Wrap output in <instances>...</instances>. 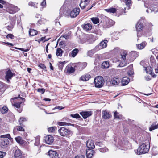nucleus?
Returning a JSON list of instances; mask_svg holds the SVG:
<instances>
[{
    "label": "nucleus",
    "instance_id": "bf43d9fd",
    "mask_svg": "<svg viewBox=\"0 0 158 158\" xmlns=\"http://www.w3.org/2000/svg\"><path fill=\"white\" fill-rule=\"evenodd\" d=\"M26 120V119L25 118L23 117H21L19 121V123L20 125H21L22 123Z\"/></svg>",
    "mask_w": 158,
    "mask_h": 158
},
{
    "label": "nucleus",
    "instance_id": "c03bdc74",
    "mask_svg": "<svg viewBox=\"0 0 158 158\" xmlns=\"http://www.w3.org/2000/svg\"><path fill=\"white\" fill-rule=\"evenodd\" d=\"M107 12L112 13H114L116 12V10L115 8H111L109 9H105Z\"/></svg>",
    "mask_w": 158,
    "mask_h": 158
},
{
    "label": "nucleus",
    "instance_id": "c756f323",
    "mask_svg": "<svg viewBox=\"0 0 158 158\" xmlns=\"http://www.w3.org/2000/svg\"><path fill=\"white\" fill-rule=\"evenodd\" d=\"M156 122L154 123L151 125L149 128L150 131H151L153 130L158 128V123L156 125Z\"/></svg>",
    "mask_w": 158,
    "mask_h": 158
},
{
    "label": "nucleus",
    "instance_id": "f8f14e48",
    "mask_svg": "<svg viewBox=\"0 0 158 158\" xmlns=\"http://www.w3.org/2000/svg\"><path fill=\"white\" fill-rule=\"evenodd\" d=\"M80 114L82 116L84 119H85L91 115L92 112L91 111H82L81 112Z\"/></svg>",
    "mask_w": 158,
    "mask_h": 158
},
{
    "label": "nucleus",
    "instance_id": "c85d7f7f",
    "mask_svg": "<svg viewBox=\"0 0 158 158\" xmlns=\"http://www.w3.org/2000/svg\"><path fill=\"white\" fill-rule=\"evenodd\" d=\"M83 29L85 31H87L91 30L92 26L89 23L85 24L83 25Z\"/></svg>",
    "mask_w": 158,
    "mask_h": 158
},
{
    "label": "nucleus",
    "instance_id": "de8ad7c7",
    "mask_svg": "<svg viewBox=\"0 0 158 158\" xmlns=\"http://www.w3.org/2000/svg\"><path fill=\"white\" fill-rule=\"evenodd\" d=\"M145 70H146L147 73L151 74V73H152V69L151 67L148 66L145 68Z\"/></svg>",
    "mask_w": 158,
    "mask_h": 158
},
{
    "label": "nucleus",
    "instance_id": "b1692460",
    "mask_svg": "<svg viewBox=\"0 0 158 158\" xmlns=\"http://www.w3.org/2000/svg\"><path fill=\"white\" fill-rule=\"evenodd\" d=\"M91 78V76L89 74H86L82 76L80 80L81 81H85L88 80Z\"/></svg>",
    "mask_w": 158,
    "mask_h": 158
},
{
    "label": "nucleus",
    "instance_id": "4d7b16f0",
    "mask_svg": "<svg viewBox=\"0 0 158 158\" xmlns=\"http://www.w3.org/2000/svg\"><path fill=\"white\" fill-rule=\"evenodd\" d=\"M99 151L102 153L106 152L108 151V149L106 147L100 148L99 149Z\"/></svg>",
    "mask_w": 158,
    "mask_h": 158
},
{
    "label": "nucleus",
    "instance_id": "f704fd0d",
    "mask_svg": "<svg viewBox=\"0 0 158 158\" xmlns=\"http://www.w3.org/2000/svg\"><path fill=\"white\" fill-rule=\"evenodd\" d=\"M108 42L107 40H102L100 43V45L102 47V48H104L106 47L107 46V43Z\"/></svg>",
    "mask_w": 158,
    "mask_h": 158
},
{
    "label": "nucleus",
    "instance_id": "8fccbe9b",
    "mask_svg": "<svg viewBox=\"0 0 158 158\" xmlns=\"http://www.w3.org/2000/svg\"><path fill=\"white\" fill-rule=\"evenodd\" d=\"M80 41H85L84 44L85 45H88L89 44H92L94 42V40H80Z\"/></svg>",
    "mask_w": 158,
    "mask_h": 158
},
{
    "label": "nucleus",
    "instance_id": "49530a36",
    "mask_svg": "<svg viewBox=\"0 0 158 158\" xmlns=\"http://www.w3.org/2000/svg\"><path fill=\"white\" fill-rule=\"evenodd\" d=\"M95 52L96 51L94 49L91 50L89 51L88 52L87 55L88 56L91 57Z\"/></svg>",
    "mask_w": 158,
    "mask_h": 158
},
{
    "label": "nucleus",
    "instance_id": "6ab92c4d",
    "mask_svg": "<svg viewBox=\"0 0 158 158\" xmlns=\"http://www.w3.org/2000/svg\"><path fill=\"white\" fill-rule=\"evenodd\" d=\"M86 146L88 149H92L95 148V145L93 141L90 140H89L87 141Z\"/></svg>",
    "mask_w": 158,
    "mask_h": 158
},
{
    "label": "nucleus",
    "instance_id": "bb28decb",
    "mask_svg": "<svg viewBox=\"0 0 158 158\" xmlns=\"http://www.w3.org/2000/svg\"><path fill=\"white\" fill-rule=\"evenodd\" d=\"M24 131V129L21 126H17L15 127L13 129V133L15 134L16 132L17 131Z\"/></svg>",
    "mask_w": 158,
    "mask_h": 158
},
{
    "label": "nucleus",
    "instance_id": "7ed1b4c3",
    "mask_svg": "<svg viewBox=\"0 0 158 158\" xmlns=\"http://www.w3.org/2000/svg\"><path fill=\"white\" fill-rule=\"evenodd\" d=\"M94 82L95 86L98 88L101 87L103 86L104 82L103 77L100 76L95 78Z\"/></svg>",
    "mask_w": 158,
    "mask_h": 158
},
{
    "label": "nucleus",
    "instance_id": "f3484780",
    "mask_svg": "<svg viewBox=\"0 0 158 158\" xmlns=\"http://www.w3.org/2000/svg\"><path fill=\"white\" fill-rule=\"evenodd\" d=\"M146 12L148 13L150 12L151 13L152 12H154L155 13L158 12V6L153 5L150 7L148 9H147L146 10Z\"/></svg>",
    "mask_w": 158,
    "mask_h": 158
},
{
    "label": "nucleus",
    "instance_id": "a878e982",
    "mask_svg": "<svg viewBox=\"0 0 158 158\" xmlns=\"http://www.w3.org/2000/svg\"><path fill=\"white\" fill-rule=\"evenodd\" d=\"M129 82V78L127 77H124L123 78L122 81V85L123 86H124L127 85Z\"/></svg>",
    "mask_w": 158,
    "mask_h": 158
},
{
    "label": "nucleus",
    "instance_id": "774afa93",
    "mask_svg": "<svg viewBox=\"0 0 158 158\" xmlns=\"http://www.w3.org/2000/svg\"><path fill=\"white\" fill-rule=\"evenodd\" d=\"M75 158H85V156L83 155H77L76 156Z\"/></svg>",
    "mask_w": 158,
    "mask_h": 158
},
{
    "label": "nucleus",
    "instance_id": "09e8293b",
    "mask_svg": "<svg viewBox=\"0 0 158 158\" xmlns=\"http://www.w3.org/2000/svg\"><path fill=\"white\" fill-rule=\"evenodd\" d=\"M40 136H37L35 138V142L34 145L35 146H38L40 143Z\"/></svg>",
    "mask_w": 158,
    "mask_h": 158
},
{
    "label": "nucleus",
    "instance_id": "c9c22d12",
    "mask_svg": "<svg viewBox=\"0 0 158 158\" xmlns=\"http://www.w3.org/2000/svg\"><path fill=\"white\" fill-rule=\"evenodd\" d=\"M129 63V62H128L127 60H123V61H121L120 62L118 66L119 67H123L126 66Z\"/></svg>",
    "mask_w": 158,
    "mask_h": 158
},
{
    "label": "nucleus",
    "instance_id": "5fc2aeb1",
    "mask_svg": "<svg viewBox=\"0 0 158 158\" xmlns=\"http://www.w3.org/2000/svg\"><path fill=\"white\" fill-rule=\"evenodd\" d=\"M1 138L3 137V138H7L8 139H12V138H11L10 134H8L5 135H2L1 136Z\"/></svg>",
    "mask_w": 158,
    "mask_h": 158
},
{
    "label": "nucleus",
    "instance_id": "393cba45",
    "mask_svg": "<svg viewBox=\"0 0 158 158\" xmlns=\"http://www.w3.org/2000/svg\"><path fill=\"white\" fill-rule=\"evenodd\" d=\"M70 32H68L63 35H61L58 40H62L63 39H65V40L69 39L70 38Z\"/></svg>",
    "mask_w": 158,
    "mask_h": 158
},
{
    "label": "nucleus",
    "instance_id": "338daca9",
    "mask_svg": "<svg viewBox=\"0 0 158 158\" xmlns=\"http://www.w3.org/2000/svg\"><path fill=\"white\" fill-rule=\"evenodd\" d=\"M95 144L96 145H98L100 147H102L103 145L102 142H96Z\"/></svg>",
    "mask_w": 158,
    "mask_h": 158
},
{
    "label": "nucleus",
    "instance_id": "0eeeda50",
    "mask_svg": "<svg viewBox=\"0 0 158 158\" xmlns=\"http://www.w3.org/2000/svg\"><path fill=\"white\" fill-rule=\"evenodd\" d=\"M18 8L13 5H10L7 9L6 11L7 12L11 14L15 13L18 11Z\"/></svg>",
    "mask_w": 158,
    "mask_h": 158
},
{
    "label": "nucleus",
    "instance_id": "72a5a7b5",
    "mask_svg": "<svg viewBox=\"0 0 158 158\" xmlns=\"http://www.w3.org/2000/svg\"><path fill=\"white\" fill-rule=\"evenodd\" d=\"M29 35L31 36H33L37 33V31L35 30L30 29L29 31Z\"/></svg>",
    "mask_w": 158,
    "mask_h": 158
},
{
    "label": "nucleus",
    "instance_id": "20e7f679",
    "mask_svg": "<svg viewBox=\"0 0 158 158\" xmlns=\"http://www.w3.org/2000/svg\"><path fill=\"white\" fill-rule=\"evenodd\" d=\"M114 22L109 19L107 17H105L103 21V26L105 28H109L114 25Z\"/></svg>",
    "mask_w": 158,
    "mask_h": 158
},
{
    "label": "nucleus",
    "instance_id": "69168bd1",
    "mask_svg": "<svg viewBox=\"0 0 158 158\" xmlns=\"http://www.w3.org/2000/svg\"><path fill=\"white\" fill-rule=\"evenodd\" d=\"M41 5L43 7V8L46 5V0H43L41 4Z\"/></svg>",
    "mask_w": 158,
    "mask_h": 158
},
{
    "label": "nucleus",
    "instance_id": "1a4fd4ad",
    "mask_svg": "<svg viewBox=\"0 0 158 158\" xmlns=\"http://www.w3.org/2000/svg\"><path fill=\"white\" fill-rule=\"evenodd\" d=\"M53 137L51 135H48L45 137V141L46 144H51L53 142Z\"/></svg>",
    "mask_w": 158,
    "mask_h": 158
},
{
    "label": "nucleus",
    "instance_id": "052dcab7",
    "mask_svg": "<svg viewBox=\"0 0 158 158\" xmlns=\"http://www.w3.org/2000/svg\"><path fill=\"white\" fill-rule=\"evenodd\" d=\"M6 38L7 39H14V36L11 34H9L8 35H7L6 36Z\"/></svg>",
    "mask_w": 158,
    "mask_h": 158
},
{
    "label": "nucleus",
    "instance_id": "423d86ee",
    "mask_svg": "<svg viewBox=\"0 0 158 158\" xmlns=\"http://www.w3.org/2000/svg\"><path fill=\"white\" fill-rule=\"evenodd\" d=\"M5 74V79L6 80V82L8 83L10 82V80L15 75V73H12L10 69L6 71Z\"/></svg>",
    "mask_w": 158,
    "mask_h": 158
},
{
    "label": "nucleus",
    "instance_id": "f257e3e1",
    "mask_svg": "<svg viewBox=\"0 0 158 158\" xmlns=\"http://www.w3.org/2000/svg\"><path fill=\"white\" fill-rule=\"evenodd\" d=\"M149 144V142L147 140L144 143H143L137 149V154L139 155L148 152L150 148Z\"/></svg>",
    "mask_w": 158,
    "mask_h": 158
},
{
    "label": "nucleus",
    "instance_id": "4be33fe9",
    "mask_svg": "<svg viewBox=\"0 0 158 158\" xmlns=\"http://www.w3.org/2000/svg\"><path fill=\"white\" fill-rule=\"evenodd\" d=\"M120 83L119 79L116 78H114L112 79L110 83L114 85H118Z\"/></svg>",
    "mask_w": 158,
    "mask_h": 158
},
{
    "label": "nucleus",
    "instance_id": "603ef678",
    "mask_svg": "<svg viewBox=\"0 0 158 158\" xmlns=\"http://www.w3.org/2000/svg\"><path fill=\"white\" fill-rule=\"evenodd\" d=\"M60 47L62 48H63L66 46V43L64 40H62L60 42L59 44Z\"/></svg>",
    "mask_w": 158,
    "mask_h": 158
},
{
    "label": "nucleus",
    "instance_id": "ea45409f",
    "mask_svg": "<svg viewBox=\"0 0 158 158\" xmlns=\"http://www.w3.org/2000/svg\"><path fill=\"white\" fill-rule=\"evenodd\" d=\"M57 128L56 127H52L48 128V131L49 133H54L56 129Z\"/></svg>",
    "mask_w": 158,
    "mask_h": 158
},
{
    "label": "nucleus",
    "instance_id": "79ce46f5",
    "mask_svg": "<svg viewBox=\"0 0 158 158\" xmlns=\"http://www.w3.org/2000/svg\"><path fill=\"white\" fill-rule=\"evenodd\" d=\"M7 111L8 108L5 106L0 108V111L3 114L6 113Z\"/></svg>",
    "mask_w": 158,
    "mask_h": 158
},
{
    "label": "nucleus",
    "instance_id": "e2e57ef3",
    "mask_svg": "<svg viewBox=\"0 0 158 158\" xmlns=\"http://www.w3.org/2000/svg\"><path fill=\"white\" fill-rule=\"evenodd\" d=\"M6 154V153L3 151H0V158H3Z\"/></svg>",
    "mask_w": 158,
    "mask_h": 158
},
{
    "label": "nucleus",
    "instance_id": "39448f33",
    "mask_svg": "<svg viewBox=\"0 0 158 158\" xmlns=\"http://www.w3.org/2000/svg\"><path fill=\"white\" fill-rule=\"evenodd\" d=\"M128 143L127 141H125L124 140H119L117 146L119 149L125 150L127 149V145Z\"/></svg>",
    "mask_w": 158,
    "mask_h": 158
},
{
    "label": "nucleus",
    "instance_id": "f03ea898",
    "mask_svg": "<svg viewBox=\"0 0 158 158\" xmlns=\"http://www.w3.org/2000/svg\"><path fill=\"white\" fill-rule=\"evenodd\" d=\"M59 134L63 137H67L72 134V131L69 129L64 127H60L58 130Z\"/></svg>",
    "mask_w": 158,
    "mask_h": 158
},
{
    "label": "nucleus",
    "instance_id": "473e14b6",
    "mask_svg": "<svg viewBox=\"0 0 158 158\" xmlns=\"http://www.w3.org/2000/svg\"><path fill=\"white\" fill-rule=\"evenodd\" d=\"M120 1L124 2L128 7L127 9H129L130 6L131 5L132 2L131 0H120Z\"/></svg>",
    "mask_w": 158,
    "mask_h": 158
},
{
    "label": "nucleus",
    "instance_id": "2eb2a0df",
    "mask_svg": "<svg viewBox=\"0 0 158 158\" xmlns=\"http://www.w3.org/2000/svg\"><path fill=\"white\" fill-rule=\"evenodd\" d=\"M75 71V69L73 67L71 66L70 65H68L66 67L65 71L67 73L70 74L73 73Z\"/></svg>",
    "mask_w": 158,
    "mask_h": 158
},
{
    "label": "nucleus",
    "instance_id": "13d9d810",
    "mask_svg": "<svg viewBox=\"0 0 158 158\" xmlns=\"http://www.w3.org/2000/svg\"><path fill=\"white\" fill-rule=\"evenodd\" d=\"M131 54L133 56L134 58H135L137 56V53L136 52L132 51L131 53Z\"/></svg>",
    "mask_w": 158,
    "mask_h": 158
},
{
    "label": "nucleus",
    "instance_id": "0e129e2a",
    "mask_svg": "<svg viewBox=\"0 0 158 158\" xmlns=\"http://www.w3.org/2000/svg\"><path fill=\"white\" fill-rule=\"evenodd\" d=\"M39 67L41 68L44 70H45L46 69V67L44 64H40L39 65Z\"/></svg>",
    "mask_w": 158,
    "mask_h": 158
},
{
    "label": "nucleus",
    "instance_id": "9b49d317",
    "mask_svg": "<svg viewBox=\"0 0 158 158\" xmlns=\"http://www.w3.org/2000/svg\"><path fill=\"white\" fill-rule=\"evenodd\" d=\"M15 23V20L13 19L10 23H6L5 24L6 27L8 30L10 31L13 28Z\"/></svg>",
    "mask_w": 158,
    "mask_h": 158
},
{
    "label": "nucleus",
    "instance_id": "7c9ffc66",
    "mask_svg": "<svg viewBox=\"0 0 158 158\" xmlns=\"http://www.w3.org/2000/svg\"><path fill=\"white\" fill-rule=\"evenodd\" d=\"M63 51L60 48L57 49L56 51V55L57 56L61 57L62 56Z\"/></svg>",
    "mask_w": 158,
    "mask_h": 158
},
{
    "label": "nucleus",
    "instance_id": "864d4df0",
    "mask_svg": "<svg viewBox=\"0 0 158 158\" xmlns=\"http://www.w3.org/2000/svg\"><path fill=\"white\" fill-rule=\"evenodd\" d=\"M70 116L71 117L73 118H81V119H82V118L78 114H71Z\"/></svg>",
    "mask_w": 158,
    "mask_h": 158
},
{
    "label": "nucleus",
    "instance_id": "a19ab883",
    "mask_svg": "<svg viewBox=\"0 0 158 158\" xmlns=\"http://www.w3.org/2000/svg\"><path fill=\"white\" fill-rule=\"evenodd\" d=\"M38 4L37 3L31 1L29 2L28 5L30 6L33 7L34 8H37L38 7Z\"/></svg>",
    "mask_w": 158,
    "mask_h": 158
},
{
    "label": "nucleus",
    "instance_id": "cd10ccee",
    "mask_svg": "<svg viewBox=\"0 0 158 158\" xmlns=\"http://www.w3.org/2000/svg\"><path fill=\"white\" fill-rule=\"evenodd\" d=\"M120 54L121 58L123 60H126V56L127 55V52L126 50H122L120 52Z\"/></svg>",
    "mask_w": 158,
    "mask_h": 158
},
{
    "label": "nucleus",
    "instance_id": "4c0bfd02",
    "mask_svg": "<svg viewBox=\"0 0 158 158\" xmlns=\"http://www.w3.org/2000/svg\"><path fill=\"white\" fill-rule=\"evenodd\" d=\"M57 124L60 126H73L74 125L71 124L70 123L64 122H58Z\"/></svg>",
    "mask_w": 158,
    "mask_h": 158
},
{
    "label": "nucleus",
    "instance_id": "a211bd4d",
    "mask_svg": "<svg viewBox=\"0 0 158 158\" xmlns=\"http://www.w3.org/2000/svg\"><path fill=\"white\" fill-rule=\"evenodd\" d=\"M9 143V141L7 138H5L2 139L0 145L2 148H5L7 147Z\"/></svg>",
    "mask_w": 158,
    "mask_h": 158
},
{
    "label": "nucleus",
    "instance_id": "a18cd8bd",
    "mask_svg": "<svg viewBox=\"0 0 158 158\" xmlns=\"http://www.w3.org/2000/svg\"><path fill=\"white\" fill-rule=\"evenodd\" d=\"M4 85L2 82H0V95H1L4 91Z\"/></svg>",
    "mask_w": 158,
    "mask_h": 158
},
{
    "label": "nucleus",
    "instance_id": "4468645a",
    "mask_svg": "<svg viewBox=\"0 0 158 158\" xmlns=\"http://www.w3.org/2000/svg\"><path fill=\"white\" fill-rule=\"evenodd\" d=\"M15 158H24L21 151L19 149L15 150L14 153Z\"/></svg>",
    "mask_w": 158,
    "mask_h": 158
},
{
    "label": "nucleus",
    "instance_id": "aec40b11",
    "mask_svg": "<svg viewBox=\"0 0 158 158\" xmlns=\"http://www.w3.org/2000/svg\"><path fill=\"white\" fill-rule=\"evenodd\" d=\"M89 0H81L80 6L81 9H84L89 3Z\"/></svg>",
    "mask_w": 158,
    "mask_h": 158
},
{
    "label": "nucleus",
    "instance_id": "58836bf2",
    "mask_svg": "<svg viewBox=\"0 0 158 158\" xmlns=\"http://www.w3.org/2000/svg\"><path fill=\"white\" fill-rule=\"evenodd\" d=\"M15 139L16 141L19 144H22L23 143V141L21 137L20 136H18L17 137H15Z\"/></svg>",
    "mask_w": 158,
    "mask_h": 158
},
{
    "label": "nucleus",
    "instance_id": "e433bc0d",
    "mask_svg": "<svg viewBox=\"0 0 158 158\" xmlns=\"http://www.w3.org/2000/svg\"><path fill=\"white\" fill-rule=\"evenodd\" d=\"M109 63L108 61H105L102 62V67L103 68H107L109 66Z\"/></svg>",
    "mask_w": 158,
    "mask_h": 158
},
{
    "label": "nucleus",
    "instance_id": "5701e85b",
    "mask_svg": "<svg viewBox=\"0 0 158 158\" xmlns=\"http://www.w3.org/2000/svg\"><path fill=\"white\" fill-rule=\"evenodd\" d=\"M79 52V50L77 48H75L69 53V56L73 57H74Z\"/></svg>",
    "mask_w": 158,
    "mask_h": 158
},
{
    "label": "nucleus",
    "instance_id": "6e6552de",
    "mask_svg": "<svg viewBox=\"0 0 158 158\" xmlns=\"http://www.w3.org/2000/svg\"><path fill=\"white\" fill-rule=\"evenodd\" d=\"M80 12V9L79 8H75L70 12V16L71 18H75L79 15Z\"/></svg>",
    "mask_w": 158,
    "mask_h": 158
},
{
    "label": "nucleus",
    "instance_id": "dca6fc26",
    "mask_svg": "<svg viewBox=\"0 0 158 158\" xmlns=\"http://www.w3.org/2000/svg\"><path fill=\"white\" fill-rule=\"evenodd\" d=\"M112 116L111 114L106 110H103L102 112V117L105 119L110 118Z\"/></svg>",
    "mask_w": 158,
    "mask_h": 158
},
{
    "label": "nucleus",
    "instance_id": "680f3d73",
    "mask_svg": "<svg viewBox=\"0 0 158 158\" xmlns=\"http://www.w3.org/2000/svg\"><path fill=\"white\" fill-rule=\"evenodd\" d=\"M45 89L44 88H39L37 89V91L41 94H44L45 92Z\"/></svg>",
    "mask_w": 158,
    "mask_h": 158
},
{
    "label": "nucleus",
    "instance_id": "2f4dec72",
    "mask_svg": "<svg viewBox=\"0 0 158 158\" xmlns=\"http://www.w3.org/2000/svg\"><path fill=\"white\" fill-rule=\"evenodd\" d=\"M146 42L144 41L141 44H136V46L139 49H142L144 48L146 46Z\"/></svg>",
    "mask_w": 158,
    "mask_h": 158
},
{
    "label": "nucleus",
    "instance_id": "412c9836",
    "mask_svg": "<svg viewBox=\"0 0 158 158\" xmlns=\"http://www.w3.org/2000/svg\"><path fill=\"white\" fill-rule=\"evenodd\" d=\"M143 25L141 23L139 22L136 25V28L137 31H140L143 29Z\"/></svg>",
    "mask_w": 158,
    "mask_h": 158
},
{
    "label": "nucleus",
    "instance_id": "3c124183",
    "mask_svg": "<svg viewBox=\"0 0 158 158\" xmlns=\"http://www.w3.org/2000/svg\"><path fill=\"white\" fill-rule=\"evenodd\" d=\"M114 118L118 119H120L122 117V115H118V113L116 111L114 113Z\"/></svg>",
    "mask_w": 158,
    "mask_h": 158
},
{
    "label": "nucleus",
    "instance_id": "9d476101",
    "mask_svg": "<svg viewBox=\"0 0 158 158\" xmlns=\"http://www.w3.org/2000/svg\"><path fill=\"white\" fill-rule=\"evenodd\" d=\"M48 154L50 158H59V154L56 151L50 150L48 152Z\"/></svg>",
    "mask_w": 158,
    "mask_h": 158
},
{
    "label": "nucleus",
    "instance_id": "ddd939ff",
    "mask_svg": "<svg viewBox=\"0 0 158 158\" xmlns=\"http://www.w3.org/2000/svg\"><path fill=\"white\" fill-rule=\"evenodd\" d=\"M94 154V151L93 149H87L86 150V157L87 158H92Z\"/></svg>",
    "mask_w": 158,
    "mask_h": 158
},
{
    "label": "nucleus",
    "instance_id": "37998d69",
    "mask_svg": "<svg viewBox=\"0 0 158 158\" xmlns=\"http://www.w3.org/2000/svg\"><path fill=\"white\" fill-rule=\"evenodd\" d=\"M93 23L94 24H96L99 23V20L97 17H93L91 18Z\"/></svg>",
    "mask_w": 158,
    "mask_h": 158
},
{
    "label": "nucleus",
    "instance_id": "6e6d98bb",
    "mask_svg": "<svg viewBox=\"0 0 158 158\" xmlns=\"http://www.w3.org/2000/svg\"><path fill=\"white\" fill-rule=\"evenodd\" d=\"M22 102H16L13 105L17 109H19L20 107V104Z\"/></svg>",
    "mask_w": 158,
    "mask_h": 158
}]
</instances>
